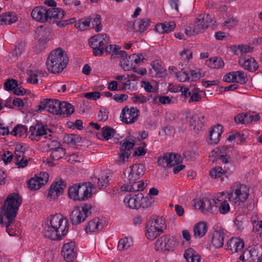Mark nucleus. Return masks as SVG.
Wrapping results in <instances>:
<instances>
[{"instance_id":"16","label":"nucleus","mask_w":262,"mask_h":262,"mask_svg":"<svg viewBox=\"0 0 262 262\" xmlns=\"http://www.w3.org/2000/svg\"><path fill=\"white\" fill-rule=\"evenodd\" d=\"M214 196L212 199H209L207 197H204L196 201L194 204V207L204 213L210 212L214 213L215 212L216 207H215V198Z\"/></svg>"},{"instance_id":"23","label":"nucleus","mask_w":262,"mask_h":262,"mask_svg":"<svg viewBox=\"0 0 262 262\" xmlns=\"http://www.w3.org/2000/svg\"><path fill=\"white\" fill-rule=\"evenodd\" d=\"M204 122V115L199 112H196L192 115L190 119V129L193 130L195 133H199L203 129Z\"/></svg>"},{"instance_id":"7","label":"nucleus","mask_w":262,"mask_h":262,"mask_svg":"<svg viewBox=\"0 0 262 262\" xmlns=\"http://www.w3.org/2000/svg\"><path fill=\"white\" fill-rule=\"evenodd\" d=\"M166 227L165 220L163 217L150 218L146 224L145 230V236L148 239L152 241L162 233Z\"/></svg>"},{"instance_id":"14","label":"nucleus","mask_w":262,"mask_h":262,"mask_svg":"<svg viewBox=\"0 0 262 262\" xmlns=\"http://www.w3.org/2000/svg\"><path fill=\"white\" fill-rule=\"evenodd\" d=\"M60 102L56 99H45L41 100L37 105L36 111L41 113L46 110L52 114L57 115Z\"/></svg>"},{"instance_id":"37","label":"nucleus","mask_w":262,"mask_h":262,"mask_svg":"<svg viewBox=\"0 0 262 262\" xmlns=\"http://www.w3.org/2000/svg\"><path fill=\"white\" fill-rule=\"evenodd\" d=\"M88 17L90 20V29L94 28L96 32H100L102 29L100 15L96 14Z\"/></svg>"},{"instance_id":"22","label":"nucleus","mask_w":262,"mask_h":262,"mask_svg":"<svg viewBox=\"0 0 262 262\" xmlns=\"http://www.w3.org/2000/svg\"><path fill=\"white\" fill-rule=\"evenodd\" d=\"M223 80L227 82L244 84L247 81L246 74L243 71H237L229 72L223 77Z\"/></svg>"},{"instance_id":"41","label":"nucleus","mask_w":262,"mask_h":262,"mask_svg":"<svg viewBox=\"0 0 262 262\" xmlns=\"http://www.w3.org/2000/svg\"><path fill=\"white\" fill-rule=\"evenodd\" d=\"M28 132L27 128L26 126L17 125L10 132V134L14 136L21 137L25 135L27 136Z\"/></svg>"},{"instance_id":"32","label":"nucleus","mask_w":262,"mask_h":262,"mask_svg":"<svg viewBox=\"0 0 262 262\" xmlns=\"http://www.w3.org/2000/svg\"><path fill=\"white\" fill-rule=\"evenodd\" d=\"M239 63L245 69L251 72L256 71L258 67L255 59L251 57H248L244 60L240 59L239 60Z\"/></svg>"},{"instance_id":"25","label":"nucleus","mask_w":262,"mask_h":262,"mask_svg":"<svg viewBox=\"0 0 262 262\" xmlns=\"http://www.w3.org/2000/svg\"><path fill=\"white\" fill-rule=\"evenodd\" d=\"M103 221L99 218H94L90 220L85 227L86 233L98 232L103 228Z\"/></svg>"},{"instance_id":"46","label":"nucleus","mask_w":262,"mask_h":262,"mask_svg":"<svg viewBox=\"0 0 262 262\" xmlns=\"http://www.w3.org/2000/svg\"><path fill=\"white\" fill-rule=\"evenodd\" d=\"M115 130L113 128L105 126L102 128V140L107 141L114 136Z\"/></svg>"},{"instance_id":"17","label":"nucleus","mask_w":262,"mask_h":262,"mask_svg":"<svg viewBox=\"0 0 262 262\" xmlns=\"http://www.w3.org/2000/svg\"><path fill=\"white\" fill-rule=\"evenodd\" d=\"M139 112V110L136 107H125L122 110L120 117L124 123L131 124L137 120Z\"/></svg>"},{"instance_id":"34","label":"nucleus","mask_w":262,"mask_h":262,"mask_svg":"<svg viewBox=\"0 0 262 262\" xmlns=\"http://www.w3.org/2000/svg\"><path fill=\"white\" fill-rule=\"evenodd\" d=\"M18 19L14 13L7 12L0 15V25H11L16 22Z\"/></svg>"},{"instance_id":"40","label":"nucleus","mask_w":262,"mask_h":262,"mask_svg":"<svg viewBox=\"0 0 262 262\" xmlns=\"http://www.w3.org/2000/svg\"><path fill=\"white\" fill-rule=\"evenodd\" d=\"M120 67L125 71H129L133 68V62L129 58V56H126L125 58L121 59L119 62Z\"/></svg>"},{"instance_id":"57","label":"nucleus","mask_w":262,"mask_h":262,"mask_svg":"<svg viewBox=\"0 0 262 262\" xmlns=\"http://www.w3.org/2000/svg\"><path fill=\"white\" fill-rule=\"evenodd\" d=\"M147 144L145 142H142L141 146L135 148L134 155L137 156H144L146 152L145 148L146 147Z\"/></svg>"},{"instance_id":"47","label":"nucleus","mask_w":262,"mask_h":262,"mask_svg":"<svg viewBox=\"0 0 262 262\" xmlns=\"http://www.w3.org/2000/svg\"><path fill=\"white\" fill-rule=\"evenodd\" d=\"M150 20L148 18H143L139 20L137 24L138 25V31L143 32L146 30L150 24Z\"/></svg>"},{"instance_id":"35","label":"nucleus","mask_w":262,"mask_h":262,"mask_svg":"<svg viewBox=\"0 0 262 262\" xmlns=\"http://www.w3.org/2000/svg\"><path fill=\"white\" fill-rule=\"evenodd\" d=\"M192 52L188 49H185L181 53V61L179 63V67L181 70H184L183 67L186 66V63L192 58Z\"/></svg>"},{"instance_id":"38","label":"nucleus","mask_w":262,"mask_h":262,"mask_svg":"<svg viewBox=\"0 0 262 262\" xmlns=\"http://www.w3.org/2000/svg\"><path fill=\"white\" fill-rule=\"evenodd\" d=\"M131 184L124 185V190L127 191H138L143 190L145 187V184L143 181H132Z\"/></svg>"},{"instance_id":"24","label":"nucleus","mask_w":262,"mask_h":262,"mask_svg":"<svg viewBox=\"0 0 262 262\" xmlns=\"http://www.w3.org/2000/svg\"><path fill=\"white\" fill-rule=\"evenodd\" d=\"M225 234V231L222 229L213 231L212 234L211 244L214 248H220L223 246Z\"/></svg>"},{"instance_id":"48","label":"nucleus","mask_w":262,"mask_h":262,"mask_svg":"<svg viewBox=\"0 0 262 262\" xmlns=\"http://www.w3.org/2000/svg\"><path fill=\"white\" fill-rule=\"evenodd\" d=\"M209 173L212 178L216 179L225 174L226 172L221 167L216 166L212 168Z\"/></svg>"},{"instance_id":"10","label":"nucleus","mask_w":262,"mask_h":262,"mask_svg":"<svg viewBox=\"0 0 262 262\" xmlns=\"http://www.w3.org/2000/svg\"><path fill=\"white\" fill-rule=\"evenodd\" d=\"M89 44L93 50L95 56L102 55L104 47L110 42L109 37L105 33H100L91 37Z\"/></svg>"},{"instance_id":"52","label":"nucleus","mask_w":262,"mask_h":262,"mask_svg":"<svg viewBox=\"0 0 262 262\" xmlns=\"http://www.w3.org/2000/svg\"><path fill=\"white\" fill-rule=\"evenodd\" d=\"M188 73H189L190 79L192 81H196L204 76V74L202 73V71L200 69L190 71Z\"/></svg>"},{"instance_id":"33","label":"nucleus","mask_w":262,"mask_h":262,"mask_svg":"<svg viewBox=\"0 0 262 262\" xmlns=\"http://www.w3.org/2000/svg\"><path fill=\"white\" fill-rule=\"evenodd\" d=\"M176 26L174 21H165L157 25L156 30L160 33H169L174 29Z\"/></svg>"},{"instance_id":"63","label":"nucleus","mask_w":262,"mask_h":262,"mask_svg":"<svg viewBox=\"0 0 262 262\" xmlns=\"http://www.w3.org/2000/svg\"><path fill=\"white\" fill-rule=\"evenodd\" d=\"M108 112L105 109H101L98 116V120L100 121H105L108 119Z\"/></svg>"},{"instance_id":"51","label":"nucleus","mask_w":262,"mask_h":262,"mask_svg":"<svg viewBox=\"0 0 262 262\" xmlns=\"http://www.w3.org/2000/svg\"><path fill=\"white\" fill-rule=\"evenodd\" d=\"M183 67L184 70H181L182 71L178 73L177 75L176 76L177 79L180 82H185L190 79L189 73L185 70V67Z\"/></svg>"},{"instance_id":"64","label":"nucleus","mask_w":262,"mask_h":262,"mask_svg":"<svg viewBox=\"0 0 262 262\" xmlns=\"http://www.w3.org/2000/svg\"><path fill=\"white\" fill-rule=\"evenodd\" d=\"M130 151L129 150H126L124 149H122L121 150V154L120 155V161L124 163L126 160L129 158V157L130 155Z\"/></svg>"},{"instance_id":"4","label":"nucleus","mask_w":262,"mask_h":262,"mask_svg":"<svg viewBox=\"0 0 262 262\" xmlns=\"http://www.w3.org/2000/svg\"><path fill=\"white\" fill-rule=\"evenodd\" d=\"M31 14L33 19L43 23L53 22L56 19H61L64 15V12L58 8L36 6L32 10Z\"/></svg>"},{"instance_id":"58","label":"nucleus","mask_w":262,"mask_h":262,"mask_svg":"<svg viewBox=\"0 0 262 262\" xmlns=\"http://www.w3.org/2000/svg\"><path fill=\"white\" fill-rule=\"evenodd\" d=\"M244 135H241L239 133H236L235 134L230 135L228 138V140L229 141H235L238 144L241 143L244 140Z\"/></svg>"},{"instance_id":"21","label":"nucleus","mask_w":262,"mask_h":262,"mask_svg":"<svg viewBox=\"0 0 262 262\" xmlns=\"http://www.w3.org/2000/svg\"><path fill=\"white\" fill-rule=\"evenodd\" d=\"M66 184L64 181L59 180L52 183L50 186L47 198L50 201L55 200L60 195L66 188Z\"/></svg>"},{"instance_id":"26","label":"nucleus","mask_w":262,"mask_h":262,"mask_svg":"<svg viewBox=\"0 0 262 262\" xmlns=\"http://www.w3.org/2000/svg\"><path fill=\"white\" fill-rule=\"evenodd\" d=\"M215 200V212L219 211L222 214H226L229 212L230 210V205L226 201L224 200L222 195L219 196L217 194Z\"/></svg>"},{"instance_id":"43","label":"nucleus","mask_w":262,"mask_h":262,"mask_svg":"<svg viewBox=\"0 0 262 262\" xmlns=\"http://www.w3.org/2000/svg\"><path fill=\"white\" fill-rule=\"evenodd\" d=\"M151 66L155 71L156 76L163 77L166 75V71L158 61H152L151 63Z\"/></svg>"},{"instance_id":"2","label":"nucleus","mask_w":262,"mask_h":262,"mask_svg":"<svg viewBox=\"0 0 262 262\" xmlns=\"http://www.w3.org/2000/svg\"><path fill=\"white\" fill-rule=\"evenodd\" d=\"M43 235L51 240H61L69 230L68 220L61 214L52 215L42 224Z\"/></svg>"},{"instance_id":"3","label":"nucleus","mask_w":262,"mask_h":262,"mask_svg":"<svg viewBox=\"0 0 262 262\" xmlns=\"http://www.w3.org/2000/svg\"><path fill=\"white\" fill-rule=\"evenodd\" d=\"M68 62L69 58L66 52L58 48L50 53L46 63L48 71L56 74L61 72L66 68Z\"/></svg>"},{"instance_id":"19","label":"nucleus","mask_w":262,"mask_h":262,"mask_svg":"<svg viewBox=\"0 0 262 262\" xmlns=\"http://www.w3.org/2000/svg\"><path fill=\"white\" fill-rule=\"evenodd\" d=\"M49 180V174L46 172H41L28 182V188L31 190H38L45 185Z\"/></svg>"},{"instance_id":"13","label":"nucleus","mask_w":262,"mask_h":262,"mask_svg":"<svg viewBox=\"0 0 262 262\" xmlns=\"http://www.w3.org/2000/svg\"><path fill=\"white\" fill-rule=\"evenodd\" d=\"M174 247V238L169 235L161 236L157 239L155 244V250L160 252L172 250Z\"/></svg>"},{"instance_id":"1","label":"nucleus","mask_w":262,"mask_h":262,"mask_svg":"<svg viewBox=\"0 0 262 262\" xmlns=\"http://www.w3.org/2000/svg\"><path fill=\"white\" fill-rule=\"evenodd\" d=\"M21 198L17 193L8 195L2 207L0 213V225L6 227V231L10 236L18 235L19 231L13 223L17 210L21 203Z\"/></svg>"},{"instance_id":"20","label":"nucleus","mask_w":262,"mask_h":262,"mask_svg":"<svg viewBox=\"0 0 262 262\" xmlns=\"http://www.w3.org/2000/svg\"><path fill=\"white\" fill-rule=\"evenodd\" d=\"M77 249L74 242L70 241L65 243L62 246L61 253L65 260L72 262L76 257Z\"/></svg>"},{"instance_id":"12","label":"nucleus","mask_w":262,"mask_h":262,"mask_svg":"<svg viewBox=\"0 0 262 262\" xmlns=\"http://www.w3.org/2000/svg\"><path fill=\"white\" fill-rule=\"evenodd\" d=\"M91 206L87 204L75 207L70 214L72 223L73 225H78L85 221L91 213Z\"/></svg>"},{"instance_id":"6","label":"nucleus","mask_w":262,"mask_h":262,"mask_svg":"<svg viewBox=\"0 0 262 262\" xmlns=\"http://www.w3.org/2000/svg\"><path fill=\"white\" fill-rule=\"evenodd\" d=\"M215 20L208 14H201L196 18L193 24L185 30V33L188 36H193L202 33L208 27L213 28Z\"/></svg>"},{"instance_id":"18","label":"nucleus","mask_w":262,"mask_h":262,"mask_svg":"<svg viewBox=\"0 0 262 262\" xmlns=\"http://www.w3.org/2000/svg\"><path fill=\"white\" fill-rule=\"evenodd\" d=\"M181 156L178 154H165L162 157L159 158L158 164L164 167H171L181 162Z\"/></svg>"},{"instance_id":"60","label":"nucleus","mask_w":262,"mask_h":262,"mask_svg":"<svg viewBox=\"0 0 262 262\" xmlns=\"http://www.w3.org/2000/svg\"><path fill=\"white\" fill-rule=\"evenodd\" d=\"M135 141L133 139H129L122 143V146L124 150L130 151L135 145Z\"/></svg>"},{"instance_id":"42","label":"nucleus","mask_w":262,"mask_h":262,"mask_svg":"<svg viewBox=\"0 0 262 262\" xmlns=\"http://www.w3.org/2000/svg\"><path fill=\"white\" fill-rule=\"evenodd\" d=\"M133 244V241L132 238L125 237L120 239L118 244V249L122 251L128 249Z\"/></svg>"},{"instance_id":"49","label":"nucleus","mask_w":262,"mask_h":262,"mask_svg":"<svg viewBox=\"0 0 262 262\" xmlns=\"http://www.w3.org/2000/svg\"><path fill=\"white\" fill-rule=\"evenodd\" d=\"M132 100L135 103H144L147 102L148 99L141 94H134L132 97Z\"/></svg>"},{"instance_id":"45","label":"nucleus","mask_w":262,"mask_h":262,"mask_svg":"<svg viewBox=\"0 0 262 262\" xmlns=\"http://www.w3.org/2000/svg\"><path fill=\"white\" fill-rule=\"evenodd\" d=\"M64 149L60 147H58L52 149L51 154V158L54 160H58L65 155Z\"/></svg>"},{"instance_id":"62","label":"nucleus","mask_w":262,"mask_h":262,"mask_svg":"<svg viewBox=\"0 0 262 262\" xmlns=\"http://www.w3.org/2000/svg\"><path fill=\"white\" fill-rule=\"evenodd\" d=\"M84 96L89 99L96 100L100 98V94L99 92H94L85 93L84 94Z\"/></svg>"},{"instance_id":"27","label":"nucleus","mask_w":262,"mask_h":262,"mask_svg":"<svg viewBox=\"0 0 262 262\" xmlns=\"http://www.w3.org/2000/svg\"><path fill=\"white\" fill-rule=\"evenodd\" d=\"M227 249L232 252H237L242 250L244 247V241L237 237H232L227 242Z\"/></svg>"},{"instance_id":"53","label":"nucleus","mask_w":262,"mask_h":262,"mask_svg":"<svg viewBox=\"0 0 262 262\" xmlns=\"http://www.w3.org/2000/svg\"><path fill=\"white\" fill-rule=\"evenodd\" d=\"M24 147L23 146L20 145H16L14 156V159L16 161L24 157Z\"/></svg>"},{"instance_id":"9","label":"nucleus","mask_w":262,"mask_h":262,"mask_svg":"<svg viewBox=\"0 0 262 262\" xmlns=\"http://www.w3.org/2000/svg\"><path fill=\"white\" fill-rule=\"evenodd\" d=\"M249 188L244 184L236 183L232 185L228 193V199L235 204L245 202L249 196Z\"/></svg>"},{"instance_id":"39","label":"nucleus","mask_w":262,"mask_h":262,"mask_svg":"<svg viewBox=\"0 0 262 262\" xmlns=\"http://www.w3.org/2000/svg\"><path fill=\"white\" fill-rule=\"evenodd\" d=\"M184 256L187 262H200V256L192 249H187L184 254Z\"/></svg>"},{"instance_id":"5","label":"nucleus","mask_w":262,"mask_h":262,"mask_svg":"<svg viewBox=\"0 0 262 262\" xmlns=\"http://www.w3.org/2000/svg\"><path fill=\"white\" fill-rule=\"evenodd\" d=\"M123 202L126 207L133 209L147 208L152 206L155 203L151 197H144L142 193L127 195L125 196Z\"/></svg>"},{"instance_id":"31","label":"nucleus","mask_w":262,"mask_h":262,"mask_svg":"<svg viewBox=\"0 0 262 262\" xmlns=\"http://www.w3.org/2000/svg\"><path fill=\"white\" fill-rule=\"evenodd\" d=\"M112 177V174L109 171H102L98 176L97 185L100 189L105 188Z\"/></svg>"},{"instance_id":"15","label":"nucleus","mask_w":262,"mask_h":262,"mask_svg":"<svg viewBox=\"0 0 262 262\" xmlns=\"http://www.w3.org/2000/svg\"><path fill=\"white\" fill-rule=\"evenodd\" d=\"M144 166L142 164H134L127 168L124 174L126 177L127 179L132 183V181H135L138 180L144 173Z\"/></svg>"},{"instance_id":"44","label":"nucleus","mask_w":262,"mask_h":262,"mask_svg":"<svg viewBox=\"0 0 262 262\" xmlns=\"http://www.w3.org/2000/svg\"><path fill=\"white\" fill-rule=\"evenodd\" d=\"M90 20L88 17H84L78 20L75 26L80 31H84L90 29Z\"/></svg>"},{"instance_id":"11","label":"nucleus","mask_w":262,"mask_h":262,"mask_svg":"<svg viewBox=\"0 0 262 262\" xmlns=\"http://www.w3.org/2000/svg\"><path fill=\"white\" fill-rule=\"evenodd\" d=\"M51 131L47 125L37 123L35 125L31 126L27 134V136L32 141H38L41 137L50 139Z\"/></svg>"},{"instance_id":"8","label":"nucleus","mask_w":262,"mask_h":262,"mask_svg":"<svg viewBox=\"0 0 262 262\" xmlns=\"http://www.w3.org/2000/svg\"><path fill=\"white\" fill-rule=\"evenodd\" d=\"M92 186L90 182L74 184L69 189V196L74 201H85L92 196Z\"/></svg>"},{"instance_id":"56","label":"nucleus","mask_w":262,"mask_h":262,"mask_svg":"<svg viewBox=\"0 0 262 262\" xmlns=\"http://www.w3.org/2000/svg\"><path fill=\"white\" fill-rule=\"evenodd\" d=\"M252 49L250 48L249 46L247 45H239L236 48V50H235L236 54H244L247 53H249L252 52Z\"/></svg>"},{"instance_id":"61","label":"nucleus","mask_w":262,"mask_h":262,"mask_svg":"<svg viewBox=\"0 0 262 262\" xmlns=\"http://www.w3.org/2000/svg\"><path fill=\"white\" fill-rule=\"evenodd\" d=\"M129 58L132 59L133 64H140L143 62V60L144 59V56L142 54H133L129 56Z\"/></svg>"},{"instance_id":"30","label":"nucleus","mask_w":262,"mask_h":262,"mask_svg":"<svg viewBox=\"0 0 262 262\" xmlns=\"http://www.w3.org/2000/svg\"><path fill=\"white\" fill-rule=\"evenodd\" d=\"M223 133L222 127L220 125L214 126L210 132L209 143L211 144H217Z\"/></svg>"},{"instance_id":"50","label":"nucleus","mask_w":262,"mask_h":262,"mask_svg":"<svg viewBox=\"0 0 262 262\" xmlns=\"http://www.w3.org/2000/svg\"><path fill=\"white\" fill-rule=\"evenodd\" d=\"M238 22V19L236 17H230L226 19L224 25L228 29H231L235 26Z\"/></svg>"},{"instance_id":"59","label":"nucleus","mask_w":262,"mask_h":262,"mask_svg":"<svg viewBox=\"0 0 262 262\" xmlns=\"http://www.w3.org/2000/svg\"><path fill=\"white\" fill-rule=\"evenodd\" d=\"M25 47V43L23 42H20L18 43L15 49L13 51V53L16 56H19L21 54V53L24 51Z\"/></svg>"},{"instance_id":"54","label":"nucleus","mask_w":262,"mask_h":262,"mask_svg":"<svg viewBox=\"0 0 262 262\" xmlns=\"http://www.w3.org/2000/svg\"><path fill=\"white\" fill-rule=\"evenodd\" d=\"M183 155L187 160H192L197 156L195 151L191 148L186 149L183 152Z\"/></svg>"},{"instance_id":"36","label":"nucleus","mask_w":262,"mask_h":262,"mask_svg":"<svg viewBox=\"0 0 262 262\" xmlns=\"http://www.w3.org/2000/svg\"><path fill=\"white\" fill-rule=\"evenodd\" d=\"M205 64L210 68L219 69L224 67V62L221 58L213 57L206 60Z\"/></svg>"},{"instance_id":"55","label":"nucleus","mask_w":262,"mask_h":262,"mask_svg":"<svg viewBox=\"0 0 262 262\" xmlns=\"http://www.w3.org/2000/svg\"><path fill=\"white\" fill-rule=\"evenodd\" d=\"M17 86V81L12 79L8 80L4 84L5 89L7 91L14 90Z\"/></svg>"},{"instance_id":"29","label":"nucleus","mask_w":262,"mask_h":262,"mask_svg":"<svg viewBox=\"0 0 262 262\" xmlns=\"http://www.w3.org/2000/svg\"><path fill=\"white\" fill-rule=\"evenodd\" d=\"M74 112V107L72 104L66 101L60 102L57 115L66 117L70 116Z\"/></svg>"},{"instance_id":"28","label":"nucleus","mask_w":262,"mask_h":262,"mask_svg":"<svg viewBox=\"0 0 262 262\" xmlns=\"http://www.w3.org/2000/svg\"><path fill=\"white\" fill-rule=\"evenodd\" d=\"M208 230L207 224L205 222H200L195 224L193 227V236L195 238H200L204 236Z\"/></svg>"}]
</instances>
